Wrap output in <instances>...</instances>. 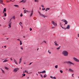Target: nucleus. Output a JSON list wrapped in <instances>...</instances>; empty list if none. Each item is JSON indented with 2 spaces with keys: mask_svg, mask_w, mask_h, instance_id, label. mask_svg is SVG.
<instances>
[{
  "mask_svg": "<svg viewBox=\"0 0 79 79\" xmlns=\"http://www.w3.org/2000/svg\"><path fill=\"white\" fill-rule=\"evenodd\" d=\"M19 68H17L14 69L13 70V72L15 73H16V72H17L19 70Z\"/></svg>",
  "mask_w": 79,
  "mask_h": 79,
  "instance_id": "7ed1b4c3",
  "label": "nucleus"
},
{
  "mask_svg": "<svg viewBox=\"0 0 79 79\" xmlns=\"http://www.w3.org/2000/svg\"><path fill=\"white\" fill-rule=\"evenodd\" d=\"M7 61H8V60H7V59H5L3 62V63H5L6 62H7Z\"/></svg>",
  "mask_w": 79,
  "mask_h": 79,
  "instance_id": "f8f14e48",
  "label": "nucleus"
},
{
  "mask_svg": "<svg viewBox=\"0 0 79 79\" xmlns=\"http://www.w3.org/2000/svg\"><path fill=\"white\" fill-rule=\"evenodd\" d=\"M24 13H26V9L24 10Z\"/></svg>",
  "mask_w": 79,
  "mask_h": 79,
  "instance_id": "cd10ccee",
  "label": "nucleus"
},
{
  "mask_svg": "<svg viewBox=\"0 0 79 79\" xmlns=\"http://www.w3.org/2000/svg\"><path fill=\"white\" fill-rule=\"evenodd\" d=\"M12 18H11L10 20V21H11V19H12Z\"/></svg>",
  "mask_w": 79,
  "mask_h": 79,
  "instance_id": "6e6d98bb",
  "label": "nucleus"
},
{
  "mask_svg": "<svg viewBox=\"0 0 79 79\" xmlns=\"http://www.w3.org/2000/svg\"><path fill=\"white\" fill-rule=\"evenodd\" d=\"M39 13L40 15V16H41L43 18H46V17H47V16L43 15L42 13H40V12L39 11Z\"/></svg>",
  "mask_w": 79,
  "mask_h": 79,
  "instance_id": "f03ea898",
  "label": "nucleus"
},
{
  "mask_svg": "<svg viewBox=\"0 0 79 79\" xmlns=\"http://www.w3.org/2000/svg\"><path fill=\"white\" fill-rule=\"evenodd\" d=\"M30 31H32V28H30Z\"/></svg>",
  "mask_w": 79,
  "mask_h": 79,
  "instance_id": "09e8293b",
  "label": "nucleus"
},
{
  "mask_svg": "<svg viewBox=\"0 0 79 79\" xmlns=\"http://www.w3.org/2000/svg\"><path fill=\"white\" fill-rule=\"evenodd\" d=\"M47 77V75H46V74H45L44 76V77L45 78V77Z\"/></svg>",
  "mask_w": 79,
  "mask_h": 79,
  "instance_id": "393cba45",
  "label": "nucleus"
},
{
  "mask_svg": "<svg viewBox=\"0 0 79 79\" xmlns=\"http://www.w3.org/2000/svg\"><path fill=\"white\" fill-rule=\"evenodd\" d=\"M73 59L75 61H77V62H78L79 61V60L77 59V58L75 57H73Z\"/></svg>",
  "mask_w": 79,
  "mask_h": 79,
  "instance_id": "423d86ee",
  "label": "nucleus"
},
{
  "mask_svg": "<svg viewBox=\"0 0 79 79\" xmlns=\"http://www.w3.org/2000/svg\"><path fill=\"white\" fill-rule=\"evenodd\" d=\"M48 53H49L50 54V53H51V52H50V51L48 50Z\"/></svg>",
  "mask_w": 79,
  "mask_h": 79,
  "instance_id": "79ce46f5",
  "label": "nucleus"
},
{
  "mask_svg": "<svg viewBox=\"0 0 79 79\" xmlns=\"http://www.w3.org/2000/svg\"><path fill=\"white\" fill-rule=\"evenodd\" d=\"M23 76H26V74H24L23 75Z\"/></svg>",
  "mask_w": 79,
  "mask_h": 79,
  "instance_id": "864d4df0",
  "label": "nucleus"
},
{
  "mask_svg": "<svg viewBox=\"0 0 79 79\" xmlns=\"http://www.w3.org/2000/svg\"><path fill=\"white\" fill-rule=\"evenodd\" d=\"M10 60H11V61H12L13 60V59L11 58H10Z\"/></svg>",
  "mask_w": 79,
  "mask_h": 79,
  "instance_id": "5fc2aeb1",
  "label": "nucleus"
},
{
  "mask_svg": "<svg viewBox=\"0 0 79 79\" xmlns=\"http://www.w3.org/2000/svg\"><path fill=\"white\" fill-rule=\"evenodd\" d=\"M34 1L35 2H39V1L38 0H35Z\"/></svg>",
  "mask_w": 79,
  "mask_h": 79,
  "instance_id": "a878e982",
  "label": "nucleus"
},
{
  "mask_svg": "<svg viewBox=\"0 0 79 79\" xmlns=\"http://www.w3.org/2000/svg\"><path fill=\"white\" fill-rule=\"evenodd\" d=\"M41 76L42 77V78H43V76H42V74H41Z\"/></svg>",
  "mask_w": 79,
  "mask_h": 79,
  "instance_id": "ea45409f",
  "label": "nucleus"
},
{
  "mask_svg": "<svg viewBox=\"0 0 79 79\" xmlns=\"http://www.w3.org/2000/svg\"><path fill=\"white\" fill-rule=\"evenodd\" d=\"M31 13H33V10H32V11L31 12Z\"/></svg>",
  "mask_w": 79,
  "mask_h": 79,
  "instance_id": "3c124183",
  "label": "nucleus"
},
{
  "mask_svg": "<svg viewBox=\"0 0 79 79\" xmlns=\"http://www.w3.org/2000/svg\"><path fill=\"white\" fill-rule=\"evenodd\" d=\"M55 68H58V65H56V66H55Z\"/></svg>",
  "mask_w": 79,
  "mask_h": 79,
  "instance_id": "473e14b6",
  "label": "nucleus"
},
{
  "mask_svg": "<svg viewBox=\"0 0 79 79\" xmlns=\"http://www.w3.org/2000/svg\"><path fill=\"white\" fill-rule=\"evenodd\" d=\"M2 73H3L4 74H5V71H4V70H3V69H2Z\"/></svg>",
  "mask_w": 79,
  "mask_h": 79,
  "instance_id": "aec40b11",
  "label": "nucleus"
},
{
  "mask_svg": "<svg viewBox=\"0 0 79 79\" xmlns=\"http://www.w3.org/2000/svg\"><path fill=\"white\" fill-rule=\"evenodd\" d=\"M41 6H42V7L43 8H44V5H41Z\"/></svg>",
  "mask_w": 79,
  "mask_h": 79,
  "instance_id": "58836bf2",
  "label": "nucleus"
},
{
  "mask_svg": "<svg viewBox=\"0 0 79 79\" xmlns=\"http://www.w3.org/2000/svg\"><path fill=\"white\" fill-rule=\"evenodd\" d=\"M5 69H6L7 70H8L9 69V68H8L6 67H5Z\"/></svg>",
  "mask_w": 79,
  "mask_h": 79,
  "instance_id": "f3484780",
  "label": "nucleus"
},
{
  "mask_svg": "<svg viewBox=\"0 0 79 79\" xmlns=\"http://www.w3.org/2000/svg\"><path fill=\"white\" fill-rule=\"evenodd\" d=\"M11 22L9 24V26L10 27H11Z\"/></svg>",
  "mask_w": 79,
  "mask_h": 79,
  "instance_id": "ddd939ff",
  "label": "nucleus"
},
{
  "mask_svg": "<svg viewBox=\"0 0 79 79\" xmlns=\"http://www.w3.org/2000/svg\"><path fill=\"white\" fill-rule=\"evenodd\" d=\"M20 24H22V25H23V23H21V22H20Z\"/></svg>",
  "mask_w": 79,
  "mask_h": 79,
  "instance_id": "49530a36",
  "label": "nucleus"
},
{
  "mask_svg": "<svg viewBox=\"0 0 79 79\" xmlns=\"http://www.w3.org/2000/svg\"><path fill=\"white\" fill-rule=\"evenodd\" d=\"M40 73H42V72H40Z\"/></svg>",
  "mask_w": 79,
  "mask_h": 79,
  "instance_id": "052dcab7",
  "label": "nucleus"
},
{
  "mask_svg": "<svg viewBox=\"0 0 79 79\" xmlns=\"http://www.w3.org/2000/svg\"><path fill=\"white\" fill-rule=\"evenodd\" d=\"M4 16H6V13H4Z\"/></svg>",
  "mask_w": 79,
  "mask_h": 79,
  "instance_id": "c85d7f7f",
  "label": "nucleus"
},
{
  "mask_svg": "<svg viewBox=\"0 0 79 79\" xmlns=\"http://www.w3.org/2000/svg\"><path fill=\"white\" fill-rule=\"evenodd\" d=\"M62 54L64 56H68V52L66 51H63L62 52Z\"/></svg>",
  "mask_w": 79,
  "mask_h": 79,
  "instance_id": "f257e3e1",
  "label": "nucleus"
},
{
  "mask_svg": "<svg viewBox=\"0 0 79 79\" xmlns=\"http://www.w3.org/2000/svg\"><path fill=\"white\" fill-rule=\"evenodd\" d=\"M49 10H50V8H47L46 9L45 11H47Z\"/></svg>",
  "mask_w": 79,
  "mask_h": 79,
  "instance_id": "dca6fc26",
  "label": "nucleus"
},
{
  "mask_svg": "<svg viewBox=\"0 0 79 79\" xmlns=\"http://www.w3.org/2000/svg\"><path fill=\"white\" fill-rule=\"evenodd\" d=\"M3 0H0V3H1V4H3V5H4V4L3 3Z\"/></svg>",
  "mask_w": 79,
  "mask_h": 79,
  "instance_id": "9d476101",
  "label": "nucleus"
},
{
  "mask_svg": "<svg viewBox=\"0 0 79 79\" xmlns=\"http://www.w3.org/2000/svg\"><path fill=\"white\" fill-rule=\"evenodd\" d=\"M14 60L15 63L16 64H18V63L17 62L16 60L15 59H14Z\"/></svg>",
  "mask_w": 79,
  "mask_h": 79,
  "instance_id": "6e6552de",
  "label": "nucleus"
},
{
  "mask_svg": "<svg viewBox=\"0 0 79 79\" xmlns=\"http://www.w3.org/2000/svg\"><path fill=\"white\" fill-rule=\"evenodd\" d=\"M62 27V29H64V30H66V28H64L63 27Z\"/></svg>",
  "mask_w": 79,
  "mask_h": 79,
  "instance_id": "c756f323",
  "label": "nucleus"
},
{
  "mask_svg": "<svg viewBox=\"0 0 79 79\" xmlns=\"http://www.w3.org/2000/svg\"><path fill=\"white\" fill-rule=\"evenodd\" d=\"M24 2V0H23L22 1H20L19 3H21V2Z\"/></svg>",
  "mask_w": 79,
  "mask_h": 79,
  "instance_id": "2f4dec72",
  "label": "nucleus"
},
{
  "mask_svg": "<svg viewBox=\"0 0 79 79\" xmlns=\"http://www.w3.org/2000/svg\"><path fill=\"white\" fill-rule=\"evenodd\" d=\"M54 43H55L56 46H57V45H58V44H57V43H56V41L54 42Z\"/></svg>",
  "mask_w": 79,
  "mask_h": 79,
  "instance_id": "4468645a",
  "label": "nucleus"
},
{
  "mask_svg": "<svg viewBox=\"0 0 79 79\" xmlns=\"http://www.w3.org/2000/svg\"><path fill=\"white\" fill-rule=\"evenodd\" d=\"M24 73H25V72H23V74H24Z\"/></svg>",
  "mask_w": 79,
  "mask_h": 79,
  "instance_id": "0e129e2a",
  "label": "nucleus"
},
{
  "mask_svg": "<svg viewBox=\"0 0 79 79\" xmlns=\"http://www.w3.org/2000/svg\"><path fill=\"white\" fill-rule=\"evenodd\" d=\"M69 28H70V26L69 25H68L66 29H69Z\"/></svg>",
  "mask_w": 79,
  "mask_h": 79,
  "instance_id": "0eeeda50",
  "label": "nucleus"
},
{
  "mask_svg": "<svg viewBox=\"0 0 79 79\" xmlns=\"http://www.w3.org/2000/svg\"><path fill=\"white\" fill-rule=\"evenodd\" d=\"M44 43H45V44H47V43H46L45 41H44L43 42V43H44Z\"/></svg>",
  "mask_w": 79,
  "mask_h": 79,
  "instance_id": "de8ad7c7",
  "label": "nucleus"
},
{
  "mask_svg": "<svg viewBox=\"0 0 79 79\" xmlns=\"http://www.w3.org/2000/svg\"><path fill=\"white\" fill-rule=\"evenodd\" d=\"M23 37H24V38H25V36H23Z\"/></svg>",
  "mask_w": 79,
  "mask_h": 79,
  "instance_id": "e2e57ef3",
  "label": "nucleus"
},
{
  "mask_svg": "<svg viewBox=\"0 0 79 79\" xmlns=\"http://www.w3.org/2000/svg\"><path fill=\"white\" fill-rule=\"evenodd\" d=\"M42 10H45V8H43V9H42Z\"/></svg>",
  "mask_w": 79,
  "mask_h": 79,
  "instance_id": "e433bc0d",
  "label": "nucleus"
},
{
  "mask_svg": "<svg viewBox=\"0 0 79 79\" xmlns=\"http://www.w3.org/2000/svg\"><path fill=\"white\" fill-rule=\"evenodd\" d=\"M60 72L61 73H63V71L60 70Z\"/></svg>",
  "mask_w": 79,
  "mask_h": 79,
  "instance_id": "72a5a7b5",
  "label": "nucleus"
},
{
  "mask_svg": "<svg viewBox=\"0 0 79 79\" xmlns=\"http://www.w3.org/2000/svg\"><path fill=\"white\" fill-rule=\"evenodd\" d=\"M50 77L52 78V79H53V77L52 76H50Z\"/></svg>",
  "mask_w": 79,
  "mask_h": 79,
  "instance_id": "c9c22d12",
  "label": "nucleus"
},
{
  "mask_svg": "<svg viewBox=\"0 0 79 79\" xmlns=\"http://www.w3.org/2000/svg\"><path fill=\"white\" fill-rule=\"evenodd\" d=\"M32 64V62H31V63H30V64H29V65H31V64Z\"/></svg>",
  "mask_w": 79,
  "mask_h": 79,
  "instance_id": "a19ab883",
  "label": "nucleus"
},
{
  "mask_svg": "<svg viewBox=\"0 0 79 79\" xmlns=\"http://www.w3.org/2000/svg\"><path fill=\"white\" fill-rule=\"evenodd\" d=\"M20 45H22V42L21 41H20Z\"/></svg>",
  "mask_w": 79,
  "mask_h": 79,
  "instance_id": "b1692460",
  "label": "nucleus"
},
{
  "mask_svg": "<svg viewBox=\"0 0 79 79\" xmlns=\"http://www.w3.org/2000/svg\"><path fill=\"white\" fill-rule=\"evenodd\" d=\"M21 60V58L20 59L19 61V64H20L21 63V60Z\"/></svg>",
  "mask_w": 79,
  "mask_h": 79,
  "instance_id": "2eb2a0df",
  "label": "nucleus"
},
{
  "mask_svg": "<svg viewBox=\"0 0 79 79\" xmlns=\"http://www.w3.org/2000/svg\"><path fill=\"white\" fill-rule=\"evenodd\" d=\"M38 74H40V72H38Z\"/></svg>",
  "mask_w": 79,
  "mask_h": 79,
  "instance_id": "603ef678",
  "label": "nucleus"
},
{
  "mask_svg": "<svg viewBox=\"0 0 79 79\" xmlns=\"http://www.w3.org/2000/svg\"><path fill=\"white\" fill-rule=\"evenodd\" d=\"M20 16H21V17H22V16H23V15L22 14H21Z\"/></svg>",
  "mask_w": 79,
  "mask_h": 79,
  "instance_id": "4c0bfd02",
  "label": "nucleus"
},
{
  "mask_svg": "<svg viewBox=\"0 0 79 79\" xmlns=\"http://www.w3.org/2000/svg\"><path fill=\"white\" fill-rule=\"evenodd\" d=\"M25 73H28L27 71V70L25 71Z\"/></svg>",
  "mask_w": 79,
  "mask_h": 79,
  "instance_id": "37998d69",
  "label": "nucleus"
},
{
  "mask_svg": "<svg viewBox=\"0 0 79 79\" xmlns=\"http://www.w3.org/2000/svg\"><path fill=\"white\" fill-rule=\"evenodd\" d=\"M69 71H70V72H71L72 73H73L74 72V71L73 70H72L71 69H70L69 70Z\"/></svg>",
  "mask_w": 79,
  "mask_h": 79,
  "instance_id": "9b49d317",
  "label": "nucleus"
},
{
  "mask_svg": "<svg viewBox=\"0 0 79 79\" xmlns=\"http://www.w3.org/2000/svg\"><path fill=\"white\" fill-rule=\"evenodd\" d=\"M60 27H62V26H63V25H62V23H60Z\"/></svg>",
  "mask_w": 79,
  "mask_h": 79,
  "instance_id": "412c9836",
  "label": "nucleus"
},
{
  "mask_svg": "<svg viewBox=\"0 0 79 79\" xmlns=\"http://www.w3.org/2000/svg\"><path fill=\"white\" fill-rule=\"evenodd\" d=\"M5 48H6V46H4Z\"/></svg>",
  "mask_w": 79,
  "mask_h": 79,
  "instance_id": "4d7b16f0",
  "label": "nucleus"
},
{
  "mask_svg": "<svg viewBox=\"0 0 79 79\" xmlns=\"http://www.w3.org/2000/svg\"><path fill=\"white\" fill-rule=\"evenodd\" d=\"M52 24L54 26H56V23H55L54 21H52Z\"/></svg>",
  "mask_w": 79,
  "mask_h": 79,
  "instance_id": "39448f33",
  "label": "nucleus"
},
{
  "mask_svg": "<svg viewBox=\"0 0 79 79\" xmlns=\"http://www.w3.org/2000/svg\"><path fill=\"white\" fill-rule=\"evenodd\" d=\"M17 40H19V41H20H20H21L20 40H19V39H17Z\"/></svg>",
  "mask_w": 79,
  "mask_h": 79,
  "instance_id": "a18cd8bd",
  "label": "nucleus"
},
{
  "mask_svg": "<svg viewBox=\"0 0 79 79\" xmlns=\"http://www.w3.org/2000/svg\"><path fill=\"white\" fill-rule=\"evenodd\" d=\"M20 48L22 49V50H23V48L21 47Z\"/></svg>",
  "mask_w": 79,
  "mask_h": 79,
  "instance_id": "8fccbe9b",
  "label": "nucleus"
},
{
  "mask_svg": "<svg viewBox=\"0 0 79 79\" xmlns=\"http://www.w3.org/2000/svg\"><path fill=\"white\" fill-rule=\"evenodd\" d=\"M66 63H67V64H73L74 65V64H73V63H72L70 61L66 62Z\"/></svg>",
  "mask_w": 79,
  "mask_h": 79,
  "instance_id": "20e7f679",
  "label": "nucleus"
},
{
  "mask_svg": "<svg viewBox=\"0 0 79 79\" xmlns=\"http://www.w3.org/2000/svg\"><path fill=\"white\" fill-rule=\"evenodd\" d=\"M3 11H5V12H6V8H4Z\"/></svg>",
  "mask_w": 79,
  "mask_h": 79,
  "instance_id": "a211bd4d",
  "label": "nucleus"
},
{
  "mask_svg": "<svg viewBox=\"0 0 79 79\" xmlns=\"http://www.w3.org/2000/svg\"><path fill=\"white\" fill-rule=\"evenodd\" d=\"M12 18L14 19H15V16H14Z\"/></svg>",
  "mask_w": 79,
  "mask_h": 79,
  "instance_id": "bb28decb",
  "label": "nucleus"
},
{
  "mask_svg": "<svg viewBox=\"0 0 79 79\" xmlns=\"http://www.w3.org/2000/svg\"><path fill=\"white\" fill-rule=\"evenodd\" d=\"M15 6L16 7H17V8H18L19 7V6L18 5H15Z\"/></svg>",
  "mask_w": 79,
  "mask_h": 79,
  "instance_id": "6ab92c4d",
  "label": "nucleus"
},
{
  "mask_svg": "<svg viewBox=\"0 0 79 79\" xmlns=\"http://www.w3.org/2000/svg\"><path fill=\"white\" fill-rule=\"evenodd\" d=\"M63 22H64V23H65V24L64 25H65V24H68V21H67L66 20H65L64 21H63Z\"/></svg>",
  "mask_w": 79,
  "mask_h": 79,
  "instance_id": "1a4fd4ad",
  "label": "nucleus"
},
{
  "mask_svg": "<svg viewBox=\"0 0 79 79\" xmlns=\"http://www.w3.org/2000/svg\"><path fill=\"white\" fill-rule=\"evenodd\" d=\"M7 40H8V38H7Z\"/></svg>",
  "mask_w": 79,
  "mask_h": 79,
  "instance_id": "774afa93",
  "label": "nucleus"
},
{
  "mask_svg": "<svg viewBox=\"0 0 79 79\" xmlns=\"http://www.w3.org/2000/svg\"><path fill=\"white\" fill-rule=\"evenodd\" d=\"M26 0L24 1L23 2V3H26Z\"/></svg>",
  "mask_w": 79,
  "mask_h": 79,
  "instance_id": "7c9ffc66",
  "label": "nucleus"
},
{
  "mask_svg": "<svg viewBox=\"0 0 79 79\" xmlns=\"http://www.w3.org/2000/svg\"><path fill=\"white\" fill-rule=\"evenodd\" d=\"M5 12V11H4L3 10V13H4V12Z\"/></svg>",
  "mask_w": 79,
  "mask_h": 79,
  "instance_id": "680f3d73",
  "label": "nucleus"
},
{
  "mask_svg": "<svg viewBox=\"0 0 79 79\" xmlns=\"http://www.w3.org/2000/svg\"><path fill=\"white\" fill-rule=\"evenodd\" d=\"M46 73V72L44 70L42 72V73Z\"/></svg>",
  "mask_w": 79,
  "mask_h": 79,
  "instance_id": "4be33fe9",
  "label": "nucleus"
},
{
  "mask_svg": "<svg viewBox=\"0 0 79 79\" xmlns=\"http://www.w3.org/2000/svg\"><path fill=\"white\" fill-rule=\"evenodd\" d=\"M53 78H54V79H56V77H53Z\"/></svg>",
  "mask_w": 79,
  "mask_h": 79,
  "instance_id": "c03bdc74",
  "label": "nucleus"
},
{
  "mask_svg": "<svg viewBox=\"0 0 79 79\" xmlns=\"http://www.w3.org/2000/svg\"><path fill=\"white\" fill-rule=\"evenodd\" d=\"M32 14H33V13H31V14L30 16L31 17L32 16Z\"/></svg>",
  "mask_w": 79,
  "mask_h": 79,
  "instance_id": "f704fd0d",
  "label": "nucleus"
},
{
  "mask_svg": "<svg viewBox=\"0 0 79 79\" xmlns=\"http://www.w3.org/2000/svg\"><path fill=\"white\" fill-rule=\"evenodd\" d=\"M25 8H23V10H24V9H25Z\"/></svg>",
  "mask_w": 79,
  "mask_h": 79,
  "instance_id": "338daca9",
  "label": "nucleus"
},
{
  "mask_svg": "<svg viewBox=\"0 0 79 79\" xmlns=\"http://www.w3.org/2000/svg\"><path fill=\"white\" fill-rule=\"evenodd\" d=\"M60 47H61L60 46V47H58V48H57L56 49L57 50H59V49H60Z\"/></svg>",
  "mask_w": 79,
  "mask_h": 79,
  "instance_id": "5701e85b",
  "label": "nucleus"
},
{
  "mask_svg": "<svg viewBox=\"0 0 79 79\" xmlns=\"http://www.w3.org/2000/svg\"><path fill=\"white\" fill-rule=\"evenodd\" d=\"M52 28H55V27H52Z\"/></svg>",
  "mask_w": 79,
  "mask_h": 79,
  "instance_id": "bf43d9fd",
  "label": "nucleus"
},
{
  "mask_svg": "<svg viewBox=\"0 0 79 79\" xmlns=\"http://www.w3.org/2000/svg\"><path fill=\"white\" fill-rule=\"evenodd\" d=\"M73 74H72V77H74V76H73Z\"/></svg>",
  "mask_w": 79,
  "mask_h": 79,
  "instance_id": "13d9d810",
  "label": "nucleus"
},
{
  "mask_svg": "<svg viewBox=\"0 0 79 79\" xmlns=\"http://www.w3.org/2000/svg\"><path fill=\"white\" fill-rule=\"evenodd\" d=\"M36 74H37V76H38V74H37V73H36Z\"/></svg>",
  "mask_w": 79,
  "mask_h": 79,
  "instance_id": "69168bd1",
  "label": "nucleus"
}]
</instances>
